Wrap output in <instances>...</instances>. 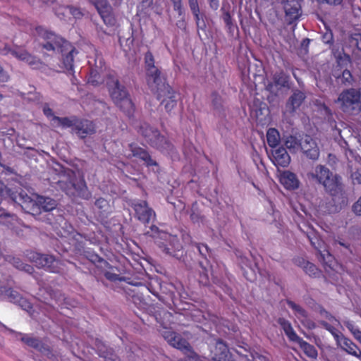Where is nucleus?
Segmentation results:
<instances>
[{"label":"nucleus","instance_id":"obj_16","mask_svg":"<svg viewBox=\"0 0 361 361\" xmlns=\"http://www.w3.org/2000/svg\"><path fill=\"white\" fill-rule=\"evenodd\" d=\"M95 132L96 127L93 121L77 118L73 133L80 138L84 139L87 136L94 134Z\"/></svg>","mask_w":361,"mask_h":361},{"label":"nucleus","instance_id":"obj_25","mask_svg":"<svg viewBox=\"0 0 361 361\" xmlns=\"http://www.w3.org/2000/svg\"><path fill=\"white\" fill-rule=\"evenodd\" d=\"M0 223L12 231H16L20 224V220L15 214H11L0 209Z\"/></svg>","mask_w":361,"mask_h":361},{"label":"nucleus","instance_id":"obj_19","mask_svg":"<svg viewBox=\"0 0 361 361\" xmlns=\"http://www.w3.org/2000/svg\"><path fill=\"white\" fill-rule=\"evenodd\" d=\"M307 158L312 160H317L319 157V149L315 141L308 135L301 141L300 147Z\"/></svg>","mask_w":361,"mask_h":361},{"label":"nucleus","instance_id":"obj_29","mask_svg":"<svg viewBox=\"0 0 361 361\" xmlns=\"http://www.w3.org/2000/svg\"><path fill=\"white\" fill-rule=\"evenodd\" d=\"M267 111V104L259 100H255L252 105L250 106V116L255 118L257 121H262V116L264 115V111Z\"/></svg>","mask_w":361,"mask_h":361},{"label":"nucleus","instance_id":"obj_52","mask_svg":"<svg viewBox=\"0 0 361 361\" xmlns=\"http://www.w3.org/2000/svg\"><path fill=\"white\" fill-rule=\"evenodd\" d=\"M200 283L204 286H207L209 283L207 269L205 267H202V273H201L200 276Z\"/></svg>","mask_w":361,"mask_h":361},{"label":"nucleus","instance_id":"obj_10","mask_svg":"<svg viewBox=\"0 0 361 361\" xmlns=\"http://www.w3.org/2000/svg\"><path fill=\"white\" fill-rule=\"evenodd\" d=\"M145 62L146 66V80L149 87L154 86V84L166 79V78L161 76V71L154 66V59L152 52L147 51L145 54Z\"/></svg>","mask_w":361,"mask_h":361},{"label":"nucleus","instance_id":"obj_5","mask_svg":"<svg viewBox=\"0 0 361 361\" xmlns=\"http://www.w3.org/2000/svg\"><path fill=\"white\" fill-rule=\"evenodd\" d=\"M335 102L345 114L358 115L361 113V88L344 89L338 94Z\"/></svg>","mask_w":361,"mask_h":361},{"label":"nucleus","instance_id":"obj_54","mask_svg":"<svg viewBox=\"0 0 361 361\" xmlns=\"http://www.w3.org/2000/svg\"><path fill=\"white\" fill-rule=\"evenodd\" d=\"M352 211L357 216H361V196L353 204Z\"/></svg>","mask_w":361,"mask_h":361},{"label":"nucleus","instance_id":"obj_34","mask_svg":"<svg viewBox=\"0 0 361 361\" xmlns=\"http://www.w3.org/2000/svg\"><path fill=\"white\" fill-rule=\"evenodd\" d=\"M189 8L196 23L204 22V13L200 11L198 0H188Z\"/></svg>","mask_w":361,"mask_h":361},{"label":"nucleus","instance_id":"obj_32","mask_svg":"<svg viewBox=\"0 0 361 361\" xmlns=\"http://www.w3.org/2000/svg\"><path fill=\"white\" fill-rule=\"evenodd\" d=\"M57 16L63 15L66 16L70 14L73 16L75 20H80L83 16V13L79 8L74 6H60L56 12Z\"/></svg>","mask_w":361,"mask_h":361},{"label":"nucleus","instance_id":"obj_59","mask_svg":"<svg viewBox=\"0 0 361 361\" xmlns=\"http://www.w3.org/2000/svg\"><path fill=\"white\" fill-rule=\"evenodd\" d=\"M353 14L355 17V21L361 22V8L359 7H353Z\"/></svg>","mask_w":361,"mask_h":361},{"label":"nucleus","instance_id":"obj_58","mask_svg":"<svg viewBox=\"0 0 361 361\" xmlns=\"http://www.w3.org/2000/svg\"><path fill=\"white\" fill-rule=\"evenodd\" d=\"M252 361H269L267 357L255 352L251 353Z\"/></svg>","mask_w":361,"mask_h":361},{"label":"nucleus","instance_id":"obj_20","mask_svg":"<svg viewBox=\"0 0 361 361\" xmlns=\"http://www.w3.org/2000/svg\"><path fill=\"white\" fill-rule=\"evenodd\" d=\"M20 338L21 341L41 353L48 355L51 353L50 347L44 343L41 339L34 337L30 334H23Z\"/></svg>","mask_w":361,"mask_h":361},{"label":"nucleus","instance_id":"obj_2","mask_svg":"<svg viewBox=\"0 0 361 361\" xmlns=\"http://www.w3.org/2000/svg\"><path fill=\"white\" fill-rule=\"evenodd\" d=\"M36 32L39 37L47 40V42L42 44V47L47 51H60L64 68L70 73L73 72L74 54H77L78 51L72 44L42 26H37Z\"/></svg>","mask_w":361,"mask_h":361},{"label":"nucleus","instance_id":"obj_56","mask_svg":"<svg viewBox=\"0 0 361 361\" xmlns=\"http://www.w3.org/2000/svg\"><path fill=\"white\" fill-rule=\"evenodd\" d=\"M343 0H317L320 4H327L329 6H336L342 4Z\"/></svg>","mask_w":361,"mask_h":361},{"label":"nucleus","instance_id":"obj_13","mask_svg":"<svg viewBox=\"0 0 361 361\" xmlns=\"http://www.w3.org/2000/svg\"><path fill=\"white\" fill-rule=\"evenodd\" d=\"M286 302L305 328L309 330H312L316 328L315 322L309 318L307 312L303 307L289 299H287Z\"/></svg>","mask_w":361,"mask_h":361},{"label":"nucleus","instance_id":"obj_49","mask_svg":"<svg viewBox=\"0 0 361 361\" xmlns=\"http://www.w3.org/2000/svg\"><path fill=\"white\" fill-rule=\"evenodd\" d=\"M345 325L357 339H360V336H358V334H361V331H360L357 327L355 326L353 322H345Z\"/></svg>","mask_w":361,"mask_h":361},{"label":"nucleus","instance_id":"obj_50","mask_svg":"<svg viewBox=\"0 0 361 361\" xmlns=\"http://www.w3.org/2000/svg\"><path fill=\"white\" fill-rule=\"evenodd\" d=\"M172 4L173 10L178 13L182 15L184 12V7L183 4V0H170Z\"/></svg>","mask_w":361,"mask_h":361},{"label":"nucleus","instance_id":"obj_18","mask_svg":"<svg viewBox=\"0 0 361 361\" xmlns=\"http://www.w3.org/2000/svg\"><path fill=\"white\" fill-rule=\"evenodd\" d=\"M211 356L214 361H233L226 344L218 340L211 349Z\"/></svg>","mask_w":361,"mask_h":361},{"label":"nucleus","instance_id":"obj_37","mask_svg":"<svg viewBox=\"0 0 361 361\" xmlns=\"http://www.w3.org/2000/svg\"><path fill=\"white\" fill-rule=\"evenodd\" d=\"M12 54L20 60L25 61L30 65L35 64L37 62L36 58L30 54L27 51L23 49L13 50Z\"/></svg>","mask_w":361,"mask_h":361},{"label":"nucleus","instance_id":"obj_21","mask_svg":"<svg viewBox=\"0 0 361 361\" xmlns=\"http://www.w3.org/2000/svg\"><path fill=\"white\" fill-rule=\"evenodd\" d=\"M30 203L32 205L31 209V213L34 214V212L38 213L40 212L41 210L44 212L51 211L56 207V202L53 199L50 197H46L42 196H39L37 198V201L33 202L32 200H30Z\"/></svg>","mask_w":361,"mask_h":361},{"label":"nucleus","instance_id":"obj_63","mask_svg":"<svg viewBox=\"0 0 361 361\" xmlns=\"http://www.w3.org/2000/svg\"><path fill=\"white\" fill-rule=\"evenodd\" d=\"M353 179L358 184H361V170H357L352 175Z\"/></svg>","mask_w":361,"mask_h":361},{"label":"nucleus","instance_id":"obj_33","mask_svg":"<svg viewBox=\"0 0 361 361\" xmlns=\"http://www.w3.org/2000/svg\"><path fill=\"white\" fill-rule=\"evenodd\" d=\"M295 343H297L304 353L309 357L314 359L317 357L318 353L315 347L302 338H299Z\"/></svg>","mask_w":361,"mask_h":361},{"label":"nucleus","instance_id":"obj_62","mask_svg":"<svg viewBox=\"0 0 361 361\" xmlns=\"http://www.w3.org/2000/svg\"><path fill=\"white\" fill-rule=\"evenodd\" d=\"M210 8L216 11L219 7V0H207Z\"/></svg>","mask_w":361,"mask_h":361},{"label":"nucleus","instance_id":"obj_35","mask_svg":"<svg viewBox=\"0 0 361 361\" xmlns=\"http://www.w3.org/2000/svg\"><path fill=\"white\" fill-rule=\"evenodd\" d=\"M281 140L279 132L274 128H270L267 132V141L268 145L274 148L278 146Z\"/></svg>","mask_w":361,"mask_h":361},{"label":"nucleus","instance_id":"obj_7","mask_svg":"<svg viewBox=\"0 0 361 361\" xmlns=\"http://www.w3.org/2000/svg\"><path fill=\"white\" fill-rule=\"evenodd\" d=\"M25 255L39 268H43L51 273L58 274L61 271V262L52 255L41 254L33 250H27Z\"/></svg>","mask_w":361,"mask_h":361},{"label":"nucleus","instance_id":"obj_6","mask_svg":"<svg viewBox=\"0 0 361 361\" xmlns=\"http://www.w3.org/2000/svg\"><path fill=\"white\" fill-rule=\"evenodd\" d=\"M157 99L164 106L167 113H171L177 106V93L173 88L166 82V79L154 84V86L149 87Z\"/></svg>","mask_w":361,"mask_h":361},{"label":"nucleus","instance_id":"obj_31","mask_svg":"<svg viewBox=\"0 0 361 361\" xmlns=\"http://www.w3.org/2000/svg\"><path fill=\"white\" fill-rule=\"evenodd\" d=\"M96 348L100 357H104L106 361H116L117 357L114 353V350L111 348H108L102 341H96Z\"/></svg>","mask_w":361,"mask_h":361},{"label":"nucleus","instance_id":"obj_28","mask_svg":"<svg viewBox=\"0 0 361 361\" xmlns=\"http://www.w3.org/2000/svg\"><path fill=\"white\" fill-rule=\"evenodd\" d=\"M294 262L297 265L302 267L310 276L314 278L319 276L321 271L314 264L300 257L295 259Z\"/></svg>","mask_w":361,"mask_h":361},{"label":"nucleus","instance_id":"obj_17","mask_svg":"<svg viewBox=\"0 0 361 361\" xmlns=\"http://www.w3.org/2000/svg\"><path fill=\"white\" fill-rule=\"evenodd\" d=\"M94 5L104 23H111L114 19L113 8L108 0H89Z\"/></svg>","mask_w":361,"mask_h":361},{"label":"nucleus","instance_id":"obj_43","mask_svg":"<svg viewBox=\"0 0 361 361\" xmlns=\"http://www.w3.org/2000/svg\"><path fill=\"white\" fill-rule=\"evenodd\" d=\"M0 195L1 197H9L13 202L18 201V196L8 188L7 186L0 180Z\"/></svg>","mask_w":361,"mask_h":361},{"label":"nucleus","instance_id":"obj_61","mask_svg":"<svg viewBox=\"0 0 361 361\" xmlns=\"http://www.w3.org/2000/svg\"><path fill=\"white\" fill-rule=\"evenodd\" d=\"M9 79V76L6 71H4L2 67L0 66V82H5Z\"/></svg>","mask_w":361,"mask_h":361},{"label":"nucleus","instance_id":"obj_41","mask_svg":"<svg viewBox=\"0 0 361 361\" xmlns=\"http://www.w3.org/2000/svg\"><path fill=\"white\" fill-rule=\"evenodd\" d=\"M76 119L77 117L75 116H73L71 118L54 116L53 118V120L57 121L59 122V124L63 128H71L73 132L74 130Z\"/></svg>","mask_w":361,"mask_h":361},{"label":"nucleus","instance_id":"obj_64","mask_svg":"<svg viewBox=\"0 0 361 361\" xmlns=\"http://www.w3.org/2000/svg\"><path fill=\"white\" fill-rule=\"evenodd\" d=\"M353 41H355V46L357 49L360 51H361V35H357V37L353 38Z\"/></svg>","mask_w":361,"mask_h":361},{"label":"nucleus","instance_id":"obj_36","mask_svg":"<svg viewBox=\"0 0 361 361\" xmlns=\"http://www.w3.org/2000/svg\"><path fill=\"white\" fill-rule=\"evenodd\" d=\"M6 260L19 270L24 271L29 274H32L34 271V268L31 265L23 263L18 257L8 256Z\"/></svg>","mask_w":361,"mask_h":361},{"label":"nucleus","instance_id":"obj_11","mask_svg":"<svg viewBox=\"0 0 361 361\" xmlns=\"http://www.w3.org/2000/svg\"><path fill=\"white\" fill-rule=\"evenodd\" d=\"M128 148L131 154L128 156V158L135 157L149 169L154 166L159 168V164L152 159L147 149L140 147L136 143L129 144Z\"/></svg>","mask_w":361,"mask_h":361},{"label":"nucleus","instance_id":"obj_40","mask_svg":"<svg viewBox=\"0 0 361 361\" xmlns=\"http://www.w3.org/2000/svg\"><path fill=\"white\" fill-rule=\"evenodd\" d=\"M320 324L334 336L337 344H341V338L344 336L336 328L325 321H321Z\"/></svg>","mask_w":361,"mask_h":361},{"label":"nucleus","instance_id":"obj_15","mask_svg":"<svg viewBox=\"0 0 361 361\" xmlns=\"http://www.w3.org/2000/svg\"><path fill=\"white\" fill-rule=\"evenodd\" d=\"M305 234L309 239L312 246L319 252L323 262L330 266V263L332 262L334 257L327 250H324L325 253L322 252L321 249L324 243L319 239L315 231L311 230L310 232H307Z\"/></svg>","mask_w":361,"mask_h":361},{"label":"nucleus","instance_id":"obj_55","mask_svg":"<svg viewBox=\"0 0 361 361\" xmlns=\"http://www.w3.org/2000/svg\"><path fill=\"white\" fill-rule=\"evenodd\" d=\"M17 304L26 311H29L32 308L31 303L23 297H21L20 300L17 302Z\"/></svg>","mask_w":361,"mask_h":361},{"label":"nucleus","instance_id":"obj_39","mask_svg":"<svg viewBox=\"0 0 361 361\" xmlns=\"http://www.w3.org/2000/svg\"><path fill=\"white\" fill-rule=\"evenodd\" d=\"M133 24H130L128 27V33L126 35H118V42L121 47L125 44L126 47H128V49H130V46L133 45L134 42Z\"/></svg>","mask_w":361,"mask_h":361},{"label":"nucleus","instance_id":"obj_57","mask_svg":"<svg viewBox=\"0 0 361 361\" xmlns=\"http://www.w3.org/2000/svg\"><path fill=\"white\" fill-rule=\"evenodd\" d=\"M94 204L97 208L103 209L108 206V202L104 198L99 197L96 200Z\"/></svg>","mask_w":361,"mask_h":361},{"label":"nucleus","instance_id":"obj_4","mask_svg":"<svg viewBox=\"0 0 361 361\" xmlns=\"http://www.w3.org/2000/svg\"><path fill=\"white\" fill-rule=\"evenodd\" d=\"M135 128L150 147L162 153L170 154L173 151L174 147L170 140L162 135L159 130L150 126L147 123L140 122Z\"/></svg>","mask_w":361,"mask_h":361},{"label":"nucleus","instance_id":"obj_44","mask_svg":"<svg viewBox=\"0 0 361 361\" xmlns=\"http://www.w3.org/2000/svg\"><path fill=\"white\" fill-rule=\"evenodd\" d=\"M103 80L99 73L96 70H91L88 77L87 82L92 86L97 87L102 84Z\"/></svg>","mask_w":361,"mask_h":361},{"label":"nucleus","instance_id":"obj_22","mask_svg":"<svg viewBox=\"0 0 361 361\" xmlns=\"http://www.w3.org/2000/svg\"><path fill=\"white\" fill-rule=\"evenodd\" d=\"M273 162L277 167H287L290 162V157L283 147L272 151Z\"/></svg>","mask_w":361,"mask_h":361},{"label":"nucleus","instance_id":"obj_24","mask_svg":"<svg viewBox=\"0 0 361 361\" xmlns=\"http://www.w3.org/2000/svg\"><path fill=\"white\" fill-rule=\"evenodd\" d=\"M306 96L302 91L298 90L294 91L286 102L287 110L291 113L295 112L301 106Z\"/></svg>","mask_w":361,"mask_h":361},{"label":"nucleus","instance_id":"obj_14","mask_svg":"<svg viewBox=\"0 0 361 361\" xmlns=\"http://www.w3.org/2000/svg\"><path fill=\"white\" fill-rule=\"evenodd\" d=\"M331 54L335 60L332 70H341L348 68L352 65V58L346 54L343 47H334L331 49Z\"/></svg>","mask_w":361,"mask_h":361},{"label":"nucleus","instance_id":"obj_47","mask_svg":"<svg viewBox=\"0 0 361 361\" xmlns=\"http://www.w3.org/2000/svg\"><path fill=\"white\" fill-rule=\"evenodd\" d=\"M326 30L325 33L322 35V41L325 44H333L334 35L330 29L329 24H323Z\"/></svg>","mask_w":361,"mask_h":361},{"label":"nucleus","instance_id":"obj_30","mask_svg":"<svg viewBox=\"0 0 361 361\" xmlns=\"http://www.w3.org/2000/svg\"><path fill=\"white\" fill-rule=\"evenodd\" d=\"M277 322L281 326L290 341L295 342L300 338L288 320L283 317H279L277 319Z\"/></svg>","mask_w":361,"mask_h":361},{"label":"nucleus","instance_id":"obj_60","mask_svg":"<svg viewBox=\"0 0 361 361\" xmlns=\"http://www.w3.org/2000/svg\"><path fill=\"white\" fill-rule=\"evenodd\" d=\"M104 276L106 279L111 281H116L118 279V275L114 273H111L109 271H106L104 273Z\"/></svg>","mask_w":361,"mask_h":361},{"label":"nucleus","instance_id":"obj_42","mask_svg":"<svg viewBox=\"0 0 361 361\" xmlns=\"http://www.w3.org/2000/svg\"><path fill=\"white\" fill-rule=\"evenodd\" d=\"M274 81L276 85L286 87L289 85V76L281 71L274 74Z\"/></svg>","mask_w":361,"mask_h":361},{"label":"nucleus","instance_id":"obj_1","mask_svg":"<svg viewBox=\"0 0 361 361\" xmlns=\"http://www.w3.org/2000/svg\"><path fill=\"white\" fill-rule=\"evenodd\" d=\"M307 176L322 184L331 195L336 211L347 205L348 199L340 176L334 174L327 167L319 164L315 167L314 172L308 173Z\"/></svg>","mask_w":361,"mask_h":361},{"label":"nucleus","instance_id":"obj_45","mask_svg":"<svg viewBox=\"0 0 361 361\" xmlns=\"http://www.w3.org/2000/svg\"><path fill=\"white\" fill-rule=\"evenodd\" d=\"M221 19L224 23H231V7L228 3L223 4L221 8Z\"/></svg>","mask_w":361,"mask_h":361},{"label":"nucleus","instance_id":"obj_53","mask_svg":"<svg viewBox=\"0 0 361 361\" xmlns=\"http://www.w3.org/2000/svg\"><path fill=\"white\" fill-rule=\"evenodd\" d=\"M196 247L200 252V254L206 258L207 255L209 252V248L206 244L203 243H197L196 244Z\"/></svg>","mask_w":361,"mask_h":361},{"label":"nucleus","instance_id":"obj_38","mask_svg":"<svg viewBox=\"0 0 361 361\" xmlns=\"http://www.w3.org/2000/svg\"><path fill=\"white\" fill-rule=\"evenodd\" d=\"M301 141L295 136L289 135L286 138L284 145L291 152H296L301 147Z\"/></svg>","mask_w":361,"mask_h":361},{"label":"nucleus","instance_id":"obj_27","mask_svg":"<svg viewBox=\"0 0 361 361\" xmlns=\"http://www.w3.org/2000/svg\"><path fill=\"white\" fill-rule=\"evenodd\" d=\"M340 341L341 344L337 345H339L343 350L350 355L361 359V350L355 343L344 336L341 338Z\"/></svg>","mask_w":361,"mask_h":361},{"label":"nucleus","instance_id":"obj_48","mask_svg":"<svg viewBox=\"0 0 361 361\" xmlns=\"http://www.w3.org/2000/svg\"><path fill=\"white\" fill-rule=\"evenodd\" d=\"M87 258L93 263H102L104 265H109V264L104 260L102 257L95 253L87 252Z\"/></svg>","mask_w":361,"mask_h":361},{"label":"nucleus","instance_id":"obj_23","mask_svg":"<svg viewBox=\"0 0 361 361\" xmlns=\"http://www.w3.org/2000/svg\"><path fill=\"white\" fill-rule=\"evenodd\" d=\"M331 74L335 80L340 81L343 85L349 86L355 82V78L348 68L341 70H331Z\"/></svg>","mask_w":361,"mask_h":361},{"label":"nucleus","instance_id":"obj_12","mask_svg":"<svg viewBox=\"0 0 361 361\" xmlns=\"http://www.w3.org/2000/svg\"><path fill=\"white\" fill-rule=\"evenodd\" d=\"M285 18L288 23L300 20L302 12L299 0H287L283 4Z\"/></svg>","mask_w":361,"mask_h":361},{"label":"nucleus","instance_id":"obj_46","mask_svg":"<svg viewBox=\"0 0 361 361\" xmlns=\"http://www.w3.org/2000/svg\"><path fill=\"white\" fill-rule=\"evenodd\" d=\"M21 295L16 290H14L11 288H8L6 299H8L11 302L17 303L21 298Z\"/></svg>","mask_w":361,"mask_h":361},{"label":"nucleus","instance_id":"obj_51","mask_svg":"<svg viewBox=\"0 0 361 361\" xmlns=\"http://www.w3.org/2000/svg\"><path fill=\"white\" fill-rule=\"evenodd\" d=\"M212 102L214 108L219 109L221 106L222 98L217 92L212 93Z\"/></svg>","mask_w":361,"mask_h":361},{"label":"nucleus","instance_id":"obj_9","mask_svg":"<svg viewBox=\"0 0 361 361\" xmlns=\"http://www.w3.org/2000/svg\"><path fill=\"white\" fill-rule=\"evenodd\" d=\"M130 205L135 212V218L145 225L149 224L156 216L154 211L149 207L146 200H134Z\"/></svg>","mask_w":361,"mask_h":361},{"label":"nucleus","instance_id":"obj_8","mask_svg":"<svg viewBox=\"0 0 361 361\" xmlns=\"http://www.w3.org/2000/svg\"><path fill=\"white\" fill-rule=\"evenodd\" d=\"M57 183L59 187L68 195H77L84 200H89L92 197V194L89 191L83 178L77 183L73 178H69L66 180H59Z\"/></svg>","mask_w":361,"mask_h":361},{"label":"nucleus","instance_id":"obj_26","mask_svg":"<svg viewBox=\"0 0 361 361\" xmlns=\"http://www.w3.org/2000/svg\"><path fill=\"white\" fill-rule=\"evenodd\" d=\"M280 182L288 190H295L299 187L296 175L289 171H283L280 176Z\"/></svg>","mask_w":361,"mask_h":361},{"label":"nucleus","instance_id":"obj_3","mask_svg":"<svg viewBox=\"0 0 361 361\" xmlns=\"http://www.w3.org/2000/svg\"><path fill=\"white\" fill-rule=\"evenodd\" d=\"M106 87L114 103L128 117L133 116L135 105L126 87L120 83L114 75H107Z\"/></svg>","mask_w":361,"mask_h":361}]
</instances>
